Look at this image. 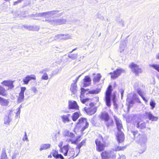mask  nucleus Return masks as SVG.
<instances>
[{
	"label": "nucleus",
	"mask_w": 159,
	"mask_h": 159,
	"mask_svg": "<svg viewBox=\"0 0 159 159\" xmlns=\"http://www.w3.org/2000/svg\"><path fill=\"white\" fill-rule=\"evenodd\" d=\"M57 13V11H52L37 13L36 15L37 17H44L46 18L45 21L51 25H58L66 23V20L65 19H56L52 18L53 16H58Z\"/></svg>",
	"instance_id": "f257e3e1"
},
{
	"label": "nucleus",
	"mask_w": 159,
	"mask_h": 159,
	"mask_svg": "<svg viewBox=\"0 0 159 159\" xmlns=\"http://www.w3.org/2000/svg\"><path fill=\"white\" fill-rule=\"evenodd\" d=\"M136 141L142 147L141 150L139 153H143L146 149V143L147 142V136L144 134H139L138 131L132 132Z\"/></svg>",
	"instance_id": "f03ea898"
},
{
	"label": "nucleus",
	"mask_w": 159,
	"mask_h": 159,
	"mask_svg": "<svg viewBox=\"0 0 159 159\" xmlns=\"http://www.w3.org/2000/svg\"><path fill=\"white\" fill-rule=\"evenodd\" d=\"M86 90L84 88H82L81 89V95L80 96V100L81 102L83 104H85L87 106L90 105V107L92 106L93 104L90 102L89 98H83V95L84 94Z\"/></svg>",
	"instance_id": "7ed1b4c3"
},
{
	"label": "nucleus",
	"mask_w": 159,
	"mask_h": 159,
	"mask_svg": "<svg viewBox=\"0 0 159 159\" xmlns=\"http://www.w3.org/2000/svg\"><path fill=\"white\" fill-rule=\"evenodd\" d=\"M134 125L136 127L140 129H143L146 128V124L145 122L142 121L137 117L133 118Z\"/></svg>",
	"instance_id": "20e7f679"
},
{
	"label": "nucleus",
	"mask_w": 159,
	"mask_h": 159,
	"mask_svg": "<svg viewBox=\"0 0 159 159\" xmlns=\"http://www.w3.org/2000/svg\"><path fill=\"white\" fill-rule=\"evenodd\" d=\"M112 87L111 85L109 86L107 89L105 94V100L107 105L108 107H110L111 103V95Z\"/></svg>",
	"instance_id": "39448f33"
},
{
	"label": "nucleus",
	"mask_w": 159,
	"mask_h": 159,
	"mask_svg": "<svg viewBox=\"0 0 159 159\" xmlns=\"http://www.w3.org/2000/svg\"><path fill=\"white\" fill-rule=\"evenodd\" d=\"M78 124L80 125V126L82 127L81 130L84 131L85 129L88 128L89 124L87 120L85 118H81L79 120Z\"/></svg>",
	"instance_id": "423d86ee"
},
{
	"label": "nucleus",
	"mask_w": 159,
	"mask_h": 159,
	"mask_svg": "<svg viewBox=\"0 0 159 159\" xmlns=\"http://www.w3.org/2000/svg\"><path fill=\"white\" fill-rule=\"evenodd\" d=\"M125 72V71L124 70L119 68L114 71L113 72H110L109 74L111 75V78L115 79L117 78L122 73H124Z\"/></svg>",
	"instance_id": "0eeeda50"
},
{
	"label": "nucleus",
	"mask_w": 159,
	"mask_h": 159,
	"mask_svg": "<svg viewBox=\"0 0 159 159\" xmlns=\"http://www.w3.org/2000/svg\"><path fill=\"white\" fill-rule=\"evenodd\" d=\"M129 67L132 71L136 75H138L139 73L142 72V70L139 66L134 63H131Z\"/></svg>",
	"instance_id": "6e6552de"
},
{
	"label": "nucleus",
	"mask_w": 159,
	"mask_h": 159,
	"mask_svg": "<svg viewBox=\"0 0 159 159\" xmlns=\"http://www.w3.org/2000/svg\"><path fill=\"white\" fill-rule=\"evenodd\" d=\"M104 153L105 154L103 155V156L107 157L108 159V158H111L112 159H115L116 158V153L114 151H105L102 152L101 153V156H103V154Z\"/></svg>",
	"instance_id": "1a4fd4ad"
},
{
	"label": "nucleus",
	"mask_w": 159,
	"mask_h": 159,
	"mask_svg": "<svg viewBox=\"0 0 159 159\" xmlns=\"http://www.w3.org/2000/svg\"><path fill=\"white\" fill-rule=\"evenodd\" d=\"M101 138V137H99V139L95 141L97 150L99 152H101L104 150L105 147H106L105 143H102L99 140V139Z\"/></svg>",
	"instance_id": "9d476101"
},
{
	"label": "nucleus",
	"mask_w": 159,
	"mask_h": 159,
	"mask_svg": "<svg viewBox=\"0 0 159 159\" xmlns=\"http://www.w3.org/2000/svg\"><path fill=\"white\" fill-rule=\"evenodd\" d=\"M68 107L69 109L78 110L79 107L77 102L73 100H69L68 101Z\"/></svg>",
	"instance_id": "9b49d317"
},
{
	"label": "nucleus",
	"mask_w": 159,
	"mask_h": 159,
	"mask_svg": "<svg viewBox=\"0 0 159 159\" xmlns=\"http://www.w3.org/2000/svg\"><path fill=\"white\" fill-rule=\"evenodd\" d=\"M50 71V69L48 68H45L41 70L40 73L43 75L42 76L41 79L43 80H47L48 79V76L47 73Z\"/></svg>",
	"instance_id": "f8f14e48"
},
{
	"label": "nucleus",
	"mask_w": 159,
	"mask_h": 159,
	"mask_svg": "<svg viewBox=\"0 0 159 159\" xmlns=\"http://www.w3.org/2000/svg\"><path fill=\"white\" fill-rule=\"evenodd\" d=\"M26 90V88L25 87H22L21 88V91L19 93V97L17 98V102L20 103L23 102L24 98V92Z\"/></svg>",
	"instance_id": "ddd939ff"
},
{
	"label": "nucleus",
	"mask_w": 159,
	"mask_h": 159,
	"mask_svg": "<svg viewBox=\"0 0 159 159\" xmlns=\"http://www.w3.org/2000/svg\"><path fill=\"white\" fill-rule=\"evenodd\" d=\"M117 140L119 143L123 142L125 139L124 135L123 133L121 131H119L116 135Z\"/></svg>",
	"instance_id": "4468645a"
},
{
	"label": "nucleus",
	"mask_w": 159,
	"mask_h": 159,
	"mask_svg": "<svg viewBox=\"0 0 159 159\" xmlns=\"http://www.w3.org/2000/svg\"><path fill=\"white\" fill-rule=\"evenodd\" d=\"M70 114H67L61 116L60 117L63 123H70L71 121V120L70 119Z\"/></svg>",
	"instance_id": "2eb2a0df"
},
{
	"label": "nucleus",
	"mask_w": 159,
	"mask_h": 159,
	"mask_svg": "<svg viewBox=\"0 0 159 159\" xmlns=\"http://www.w3.org/2000/svg\"><path fill=\"white\" fill-rule=\"evenodd\" d=\"M114 118L118 131H121V129H123V127L121 120L115 116H114Z\"/></svg>",
	"instance_id": "dca6fc26"
},
{
	"label": "nucleus",
	"mask_w": 159,
	"mask_h": 159,
	"mask_svg": "<svg viewBox=\"0 0 159 159\" xmlns=\"http://www.w3.org/2000/svg\"><path fill=\"white\" fill-rule=\"evenodd\" d=\"M56 39H63L66 40L71 38V36L69 34H57L55 36Z\"/></svg>",
	"instance_id": "f3484780"
},
{
	"label": "nucleus",
	"mask_w": 159,
	"mask_h": 159,
	"mask_svg": "<svg viewBox=\"0 0 159 159\" xmlns=\"http://www.w3.org/2000/svg\"><path fill=\"white\" fill-rule=\"evenodd\" d=\"M35 80L36 79V77L34 75H31L26 76L23 80V81L25 84H27L29 81L31 80Z\"/></svg>",
	"instance_id": "a211bd4d"
},
{
	"label": "nucleus",
	"mask_w": 159,
	"mask_h": 159,
	"mask_svg": "<svg viewBox=\"0 0 159 159\" xmlns=\"http://www.w3.org/2000/svg\"><path fill=\"white\" fill-rule=\"evenodd\" d=\"M91 80L90 77L88 75L85 76L83 80L84 87H86L91 84Z\"/></svg>",
	"instance_id": "6ab92c4d"
},
{
	"label": "nucleus",
	"mask_w": 159,
	"mask_h": 159,
	"mask_svg": "<svg viewBox=\"0 0 159 159\" xmlns=\"http://www.w3.org/2000/svg\"><path fill=\"white\" fill-rule=\"evenodd\" d=\"M99 117L102 120L104 121L111 117L107 112L103 111L101 113Z\"/></svg>",
	"instance_id": "aec40b11"
},
{
	"label": "nucleus",
	"mask_w": 159,
	"mask_h": 159,
	"mask_svg": "<svg viewBox=\"0 0 159 159\" xmlns=\"http://www.w3.org/2000/svg\"><path fill=\"white\" fill-rule=\"evenodd\" d=\"M104 123L108 128L112 127L114 124L113 120L111 117L104 121Z\"/></svg>",
	"instance_id": "412c9836"
},
{
	"label": "nucleus",
	"mask_w": 159,
	"mask_h": 159,
	"mask_svg": "<svg viewBox=\"0 0 159 159\" xmlns=\"http://www.w3.org/2000/svg\"><path fill=\"white\" fill-rule=\"evenodd\" d=\"M145 116L148 117L149 120L152 121H157L158 118L157 117L153 116L150 112H146Z\"/></svg>",
	"instance_id": "4be33fe9"
},
{
	"label": "nucleus",
	"mask_w": 159,
	"mask_h": 159,
	"mask_svg": "<svg viewBox=\"0 0 159 159\" xmlns=\"http://www.w3.org/2000/svg\"><path fill=\"white\" fill-rule=\"evenodd\" d=\"M13 81L10 80H4L2 81L1 84L4 85L9 87L10 88L12 89L14 87L13 85Z\"/></svg>",
	"instance_id": "5701e85b"
},
{
	"label": "nucleus",
	"mask_w": 159,
	"mask_h": 159,
	"mask_svg": "<svg viewBox=\"0 0 159 159\" xmlns=\"http://www.w3.org/2000/svg\"><path fill=\"white\" fill-rule=\"evenodd\" d=\"M84 110L88 114L90 115L93 114L96 111L95 108H87L86 107L84 108Z\"/></svg>",
	"instance_id": "b1692460"
},
{
	"label": "nucleus",
	"mask_w": 159,
	"mask_h": 159,
	"mask_svg": "<svg viewBox=\"0 0 159 159\" xmlns=\"http://www.w3.org/2000/svg\"><path fill=\"white\" fill-rule=\"evenodd\" d=\"M70 90L72 93L73 94H76L77 91V87L76 84L72 83L70 86Z\"/></svg>",
	"instance_id": "393cba45"
},
{
	"label": "nucleus",
	"mask_w": 159,
	"mask_h": 159,
	"mask_svg": "<svg viewBox=\"0 0 159 159\" xmlns=\"http://www.w3.org/2000/svg\"><path fill=\"white\" fill-rule=\"evenodd\" d=\"M61 149V152L65 156H67L68 152L69 150V145H66L64 146Z\"/></svg>",
	"instance_id": "a878e982"
},
{
	"label": "nucleus",
	"mask_w": 159,
	"mask_h": 159,
	"mask_svg": "<svg viewBox=\"0 0 159 159\" xmlns=\"http://www.w3.org/2000/svg\"><path fill=\"white\" fill-rule=\"evenodd\" d=\"M63 134L64 136H67L71 138H73L75 137V135L73 133L70 132L68 130H67L64 131Z\"/></svg>",
	"instance_id": "bb28decb"
},
{
	"label": "nucleus",
	"mask_w": 159,
	"mask_h": 159,
	"mask_svg": "<svg viewBox=\"0 0 159 159\" xmlns=\"http://www.w3.org/2000/svg\"><path fill=\"white\" fill-rule=\"evenodd\" d=\"M52 154L53 156L56 158H60L61 159H63V156L61 154H58L57 151L53 150L52 152Z\"/></svg>",
	"instance_id": "cd10ccee"
},
{
	"label": "nucleus",
	"mask_w": 159,
	"mask_h": 159,
	"mask_svg": "<svg viewBox=\"0 0 159 159\" xmlns=\"http://www.w3.org/2000/svg\"><path fill=\"white\" fill-rule=\"evenodd\" d=\"M76 49V48H75L70 52V53L68 54V57L70 59L74 60L77 58L78 57V54H71Z\"/></svg>",
	"instance_id": "c85d7f7f"
},
{
	"label": "nucleus",
	"mask_w": 159,
	"mask_h": 159,
	"mask_svg": "<svg viewBox=\"0 0 159 159\" xmlns=\"http://www.w3.org/2000/svg\"><path fill=\"white\" fill-rule=\"evenodd\" d=\"M79 152L75 155V152L74 149L72 148L69 149L67 153V155L70 157H73L74 158L76 157L78 154Z\"/></svg>",
	"instance_id": "c756f323"
},
{
	"label": "nucleus",
	"mask_w": 159,
	"mask_h": 159,
	"mask_svg": "<svg viewBox=\"0 0 159 159\" xmlns=\"http://www.w3.org/2000/svg\"><path fill=\"white\" fill-rule=\"evenodd\" d=\"M9 103V100L0 97V104L2 106H7Z\"/></svg>",
	"instance_id": "7c9ffc66"
},
{
	"label": "nucleus",
	"mask_w": 159,
	"mask_h": 159,
	"mask_svg": "<svg viewBox=\"0 0 159 159\" xmlns=\"http://www.w3.org/2000/svg\"><path fill=\"white\" fill-rule=\"evenodd\" d=\"M51 145L50 144H42L40 146L39 150L41 151L43 150H46L50 148Z\"/></svg>",
	"instance_id": "2f4dec72"
},
{
	"label": "nucleus",
	"mask_w": 159,
	"mask_h": 159,
	"mask_svg": "<svg viewBox=\"0 0 159 159\" xmlns=\"http://www.w3.org/2000/svg\"><path fill=\"white\" fill-rule=\"evenodd\" d=\"M137 92L139 95L142 98L143 100L147 102V101L146 100L144 96L145 95V93L144 92H143L140 89H137Z\"/></svg>",
	"instance_id": "473e14b6"
},
{
	"label": "nucleus",
	"mask_w": 159,
	"mask_h": 159,
	"mask_svg": "<svg viewBox=\"0 0 159 159\" xmlns=\"http://www.w3.org/2000/svg\"><path fill=\"white\" fill-rule=\"evenodd\" d=\"M11 120L9 116H5L4 119V123L6 125H9Z\"/></svg>",
	"instance_id": "72a5a7b5"
},
{
	"label": "nucleus",
	"mask_w": 159,
	"mask_h": 159,
	"mask_svg": "<svg viewBox=\"0 0 159 159\" xmlns=\"http://www.w3.org/2000/svg\"><path fill=\"white\" fill-rule=\"evenodd\" d=\"M25 27L29 30H34L38 31L39 30V27L38 26H25Z\"/></svg>",
	"instance_id": "f704fd0d"
},
{
	"label": "nucleus",
	"mask_w": 159,
	"mask_h": 159,
	"mask_svg": "<svg viewBox=\"0 0 159 159\" xmlns=\"http://www.w3.org/2000/svg\"><path fill=\"white\" fill-rule=\"evenodd\" d=\"M80 116L79 113L76 112L74 113L72 116V119L73 121H75Z\"/></svg>",
	"instance_id": "c9c22d12"
},
{
	"label": "nucleus",
	"mask_w": 159,
	"mask_h": 159,
	"mask_svg": "<svg viewBox=\"0 0 159 159\" xmlns=\"http://www.w3.org/2000/svg\"><path fill=\"white\" fill-rule=\"evenodd\" d=\"M101 76L100 74H97L96 76H94L93 79V81L95 83L98 82L100 80Z\"/></svg>",
	"instance_id": "e433bc0d"
},
{
	"label": "nucleus",
	"mask_w": 159,
	"mask_h": 159,
	"mask_svg": "<svg viewBox=\"0 0 159 159\" xmlns=\"http://www.w3.org/2000/svg\"><path fill=\"white\" fill-rule=\"evenodd\" d=\"M1 159H8L5 150L4 149H3L2 151Z\"/></svg>",
	"instance_id": "4c0bfd02"
},
{
	"label": "nucleus",
	"mask_w": 159,
	"mask_h": 159,
	"mask_svg": "<svg viewBox=\"0 0 159 159\" xmlns=\"http://www.w3.org/2000/svg\"><path fill=\"white\" fill-rule=\"evenodd\" d=\"M6 95L7 93L5 89L4 88L0 85V95L4 96Z\"/></svg>",
	"instance_id": "58836bf2"
},
{
	"label": "nucleus",
	"mask_w": 159,
	"mask_h": 159,
	"mask_svg": "<svg viewBox=\"0 0 159 159\" xmlns=\"http://www.w3.org/2000/svg\"><path fill=\"white\" fill-rule=\"evenodd\" d=\"M85 140H83L80 143L78 144L76 147V149L77 151L80 152V149L85 143Z\"/></svg>",
	"instance_id": "ea45409f"
},
{
	"label": "nucleus",
	"mask_w": 159,
	"mask_h": 159,
	"mask_svg": "<svg viewBox=\"0 0 159 159\" xmlns=\"http://www.w3.org/2000/svg\"><path fill=\"white\" fill-rule=\"evenodd\" d=\"M100 89H96L95 90H90L89 93L91 94H97L100 91Z\"/></svg>",
	"instance_id": "a19ab883"
},
{
	"label": "nucleus",
	"mask_w": 159,
	"mask_h": 159,
	"mask_svg": "<svg viewBox=\"0 0 159 159\" xmlns=\"http://www.w3.org/2000/svg\"><path fill=\"white\" fill-rule=\"evenodd\" d=\"M126 148V147L123 146L122 147H117L116 148H113V150L114 151H119L120 150H123Z\"/></svg>",
	"instance_id": "79ce46f5"
},
{
	"label": "nucleus",
	"mask_w": 159,
	"mask_h": 159,
	"mask_svg": "<svg viewBox=\"0 0 159 159\" xmlns=\"http://www.w3.org/2000/svg\"><path fill=\"white\" fill-rule=\"evenodd\" d=\"M19 154L18 152H15L13 154L11 159H16Z\"/></svg>",
	"instance_id": "37998d69"
},
{
	"label": "nucleus",
	"mask_w": 159,
	"mask_h": 159,
	"mask_svg": "<svg viewBox=\"0 0 159 159\" xmlns=\"http://www.w3.org/2000/svg\"><path fill=\"white\" fill-rule=\"evenodd\" d=\"M151 66L159 72V65H152Z\"/></svg>",
	"instance_id": "c03bdc74"
},
{
	"label": "nucleus",
	"mask_w": 159,
	"mask_h": 159,
	"mask_svg": "<svg viewBox=\"0 0 159 159\" xmlns=\"http://www.w3.org/2000/svg\"><path fill=\"white\" fill-rule=\"evenodd\" d=\"M66 141L68 142H71L72 144H77V143L76 142L75 140H73L72 139H67Z\"/></svg>",
	"instance_id": "a18cd8bd"
},
{
	"label": "nucleus",
	"mask_w": 159,
	"mask_h": 159,
	"mask_svg": "<svg viewBox=\"0 0 159 159\" xmlns=\"http://www.w3.org/2000/svg\"><path fill=\"white\" fill-rule=\"evenodd\" d=\"M150 104L152 107V109H153L155 107L156 103L154 101H151L150 102Z\"/></svg>",
	"instance_id": "49530a36"
},
{
	"label": "nucleus",
	"mask_w": 159,
	"mask_h": 159,
	"mask_svg": "<svg viewBox=\"0 0 159 159\" xmlns=\"http://www.w3.org/2000/svg\"><path fill=\"white\" fill-rule=\"evenodd\" d=\"M125 48V47L124 46L120 44L119 49V52H122L124 51Z\"/></svg>",
	"instance_id": "de8ad7c7"
},
{
	"label": "nucleus",
	"mask_w": 159,
	"mask_h": 159,
	"mask_svg": "<svg viewBox=\"0 0 159 159\" xmlns=\"http://www.w3.org/2000/svg\"><path fill=\"white\" fill-rule=\"evenodd\" d=\"M31 90L33 91L34 93H35L37 91V90L36 87H32L31 88Z\"/></svg>",
	"instance_id": "09e8293b"
},
{
	"label": "nucleus",
	"mask_w": 159,
	"mask_h": 159,
	"mask_svg": "<svg viewBox=\"0 0 159 159\" xmlns=\"http://www.w3.org/2000/svg\"><path fill=\"white\" fill-rule=\"evenodd\" d=\"M127 101L130 104H132L133 102V99H130L129 98H127Z\"/></svg>",
	"instance_id": "8fccbe9b"
},
{
	"label": "nucleus",
	"mask_w": 159,
	"mask_h": 159,
	"mask_svg": "<svg viewBox=\"0 0 159 159\" xmlns=\"http://www.w3.org/2000/svg\"><path fill=\"white\" fill-rule=\"evenodd\" d=\"M115 98V95H113V98L112 99V101H113V102L114 105L115 106H116V102Z\"/></svg>",
	"instance_id": "3c124183"
},
{
	"label": "nucleus",
	"mask_w": 159,
	"mask_h": 159,
	"mask_svg": "<svg viewBox=\"0 0 159 159\" xmlns=\"http://www.w3.org/2000/svg\"><path fill=\"white\" fill-rule=\"evenodd\" d=\"M25 140L26 141H28V138L27 136V134L26 132H25V134L24 137L23 138V140Z\"/></svg>",
	"instance_id": "603ef678"
},
{
	"label": "nucleus",
	"mask_w": 159,
	"mask_h": 159,
	"mask_svg": "<svg viewBox=\"0 0 159 159\" xmlns=\"http://www.w3.org/2000/svg\"><path fill=\"white\" fill-rule=\"evenodd\" d=\"M81 76V75H79L76 78V79H75V80H74L73 81V82L74 83H75L76 84V82H77V81H78L79 78L80 77V76Z\"/></svg>",
	"instance_id": "864d4df0"
},
{
	"label": "nucleus",
	"mask_w": 159,
	"mask_h": 159,
	"mask_svg": "<svg viewBox=\"0 0 159 159\" xmlns=\"http://www.w3.org/2000/svg\"><path fill=\"white\" fill-rule=\"evenodd\" d=\"M20 108H18V110L16 113V116H19L20 113Z\"/></svg>",
	"instance_id": "5fc2aeb1"
},
{
	"label": "nucleus",
	"mask_w": 159,
	"mask_h": 159,
	"mask_svg": "<svg viewBox=\"0 0 159 159\" xmlns=\"http://www.w3.org/2000/svg\"><path fill=\"white\" fill-rule=\"evenodd\" d=\"M63 142H60L58 144V146L61 149V148H62V147L63 145Z\"/></svg>",
	"instance_id": "6e6d98bb"
},
{
	"label": "nucleus",
	"mask_w": 159,
	"mask_h": 159,
	"mask_svg": "<svg viewBox=\"0 0 159 159\" xmlns=\"http://www.w3.org/2000/svg\"><path fill=\"white\" fill-rule=\"evenodd\" d=\"M22 0H18L17 1L15 2H14V5H15L17 3H20L21 2Z\"/></svg>",
	"instance_id": "4d7b16f0"
},
{
	"label": "nucleus",
	"mask_w": 159,
	"mask_h": 159,
	"mask_svg": "<svg viewBox=\"0 0 159 159\" xmlns=\"http://www.w3.org/2000/svg\"><path fill=\"white\" fill-rule=\"evenodd\" d=\"M80 137H78L75 140V141H76V142L77 143L78 142L80 141Z\"/></svg>",
	"instance_id": "13d9d810"
},
{
	"label": "nucleus",
	"mask_w": 159,
	"mask_h": 159,
	"mask_svg": "<svg viewBox=\"0 0 159 159\" xmlns=\"http://www.w3.org/2000/svg\"><path fill=\"white\" fill-rule=\"evenodd\" d=\"M120 93L121 95V98H122L124 93V90L122 89L120 90Z\"/></svg>",
	"instance_id": "bf43d9fd"
},
{
	"label": "nucleus",
	"mask_w": 159,
	"mask_h": 159,
	"mask_svg": "<svg viewBox=\"0 0 159 159\" xmlns=\"http://www.w3.org/2000/svg\"><path fill=\"white\" fill-rule=\"evenodd\" d=\"M104 154H105L104 153H103V156H101L102 159H108V158H107V157H105L103 156Z\"/></svg>",
	"instance_id": "052dcab7"
},
{
	"label": "nucleus",
	"mask_w": 159,
	"mask_h": 159,
	"mask_svg": "<svg viewBox=\"0 0 159 159\" xmlns=\"http://www.w3.org/2000/svg\"><path fill=\"white\" fill-rule=\"evenodd\" d=\"M157 58L158 59H159V53H158V54L157 55Z\"/></svg>",
	"instance_id": "680f3d73"
},
{
	"label": "nucleus",
	"mask_w": 159,
	"mask_h": 159,
	"mask_svg": "<svg viewBox=\"0 0 159 159\" xmlns=\"http://www.w3.org/2000/svg\"><path fill=\"white\" fill-rule=\"evenodd\" d=\"M133 96H134V97L136 96V94H134L133 95Z\"/></svg>",
	"instance_id": "e2e57ef3"
},
{
	"label": "nucleus",
	"mask_w": 159,
	"mask_h": 159,
	"mask_svg": "<svg viewBox=\"0 0 159 159\" xmlns=\"http://www.w3.org/2000/svg\"><path fill=\"white\" fill-rule=\"evenodd\" d=\"M125 156H123V158L122 159H125Z\"/></svg>",
	"instance_id": "0e129e2a"
},
{
	"label": "nucleus",
	"mask_w": 159,
	"mask_h": 159,
	"mask_svg": "<svg viewBox=\"0 0 159 159\" xmlns=\"http://www.w3.org/2000/svg\"><path fill=\"white\" fill-rule=\"evenodd\" d=\"M50 75L51 76H52V75Z\"/></svg>",
	"instance_id": "69168bd1"
}]
</instances>
